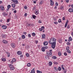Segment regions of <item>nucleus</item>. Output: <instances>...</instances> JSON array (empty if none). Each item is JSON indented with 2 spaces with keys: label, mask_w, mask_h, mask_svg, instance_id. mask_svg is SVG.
I'll use <instances>...</instances> for the list:
<instances>
[{
  "label": "nucleus",
  "mask_w": 73,
  "mask_h": 73,
  "mask_svg": "<svg viewBox=\"0 0 73 73\" xmlns=\"http://www.w3.org/2000/svg\"><path fill=\"white\" fill-rule=\"evenodd\" d=\"M56 41V39L54 37L51 38L49 41V43L50 44H52V48H55Z\"/></svg>",
  "instance_id": "nucleus-1"
},
{
  "label": "nucleus",
  "mask_w": 73,
  "mask_h": 73,
  "mask_svg": "<svg viewBox=\"0 0 73 73\" xmlns=\"http://www.w3.org/2000/svg\"><path fill=\"white\" fill-rule=\"evenodd\" d=\"M46 55H47V58H49V57H50L52 56V53L51 52H48L46 53Z\"/></svg>",
  "instance_id": "nucleus-2"
},
{
  "label": "nucleus",
  "mask_w": 73,
  "mask_h": 73,
  "mask_svg": "<svg viewBox=\"0 0 73 73\" xmlns=\"http://www.w3.org/2000/svg\"><path fill=\"white\" fill-rule=\"evenodd\" d=\"M9 66L10 68V70H13L15 69V68H14L13 65H12L11 64H10Z\"/></svg>",
  "instance_id": "nucleus-3"
},
{
  "label": "nucleus",
  "mask_w": 73,
  "mask_h": 73,
  "mask_svg": "<svg viewBox=\"0 0 73 73\" xmlns=\"http://www.w3.org/2000/svg\"><path fill=\"white\" fill-rule=\"evenodd\" d=\"M11 46L12 48H15L16 47V44L13 43H12L11 44Z\"/></svg>",
  "instance_id": "nucleus-4"
},
{
  "label": "nucleus",
  "mask_w": 73,
  "mask_h": 73,
  "mask_svg": "<svg viewBox=\"0 0 73 73\" xmlns=\"http://www.w3.org/2000/svg\"><path fill=\"white\" fill-rule=\"evenodd\" d=\"M69 12H73V9L69 8L68 10Z\"/></svg>",
  "instance_id": "nucleus-5"
},
{
  "label": "nucleus",
  "mask_w": 73,
  "mask_h": 73,
  "mask_svg": "<svg viewBox=\"0 0 73 73\" xmlns=\"http://www.w3.org/2000/svg\"><path fill=\"white\" fill-rule=\"evenodd\" d=\"M48 44V41L44 42L43 43V45L44 46L47 45Z\"/></svg>",
  "instance_id": "nucleus-6"
},
{
  "label": "nucleus",
  "mask_w": 73,
  "mask_h": 73,
  "mask_svg": "<svg viewBox=\"0 0 73 73\" xmlns=\"http://www.w3.org/2000/svg\"><path fill=\"white\" fill-rule=\"evenodd\" d=\"M69 22V21L68 20H67L66 22L65 23V25L64 26V27L65 28L66 27H67V25H68V22Z\"/></svg>",
  "instance_id": "nucleus-7"
},
{
  "label": "nucleus",
  "mask_w": 73,
  "mask_h": 73,
  "mask_svg": "<svg viewBox=\"0 0 73 73\" xmlns=\"http://www.w3.org/2000/svg\"><path fill=\"white\" fill-rule=\"evenodd\" d=\"M50 2L51 5L52 6L54 4V2H53V1H52V0H50Z\"/></svg>",
  "instance_id": "nucleus-8"
},
{
  "label": "nucleus",
  "mask_w": 73,
  "mask_h": 73,
  "mask_svg": "<svg viewBox=\"0 0 73 73\" xmlns=\"http://www.w3.org/2000/svg\"><path fill=\"white\" fill-rule=\"evenodd\" d=\"M14 3L17 4H19V2L18 1V0H14Z\"/></svg>",
  "instance_id": "nucleus-9"
},
{
  "label": "nucleus",
  "mask_w": 73,
  "mask_h": 73,
  "mask_svg": "<svg viewBox=\"0 0 73 73\" xmlns=\"http://www.w3.org/2000/svg\"><path fill=\"white\" fill-rule=\"evenodd\" d=\"M17 54H18V55H20L21 54H22V52L21 51H18L17 52Z\"/></svg>",
  "instance_id": "nucleus-10"
},
{
  "label": "nucleus",
  "mask_w": 73,
  "mask_h": 73,
  "mask_svg": "<svg viewBox=\"0 0 73 73\" xmlns=\"http://www.w3.org/2000/svg\"><path fill=\"white\" fill-rule=\"evenodd\" d=\"M2 27L4 29H7V27L6 26L3 25L2 26Z\"/></svg>",
  "instance_id": "nucleus-11"
},
{
  "label": "nucleus",
  "mask_w": 73,
  "mask_h": 73,
  "mask_svg": "<svg viewBox=\"0 0 73 73\" xmlns=\"http://www.w3.org/2000/svg\"><path fill=\"white\" fill-rule=\"evenodd\" d=\"M3 42L4 43V44H7L8 42L5 40H3Z\"/></svg>",
  "instance_id": "nucleus-12"
},
{
  "label": "nucleus",
  "mask_w": 73,
  "mask_h": 73,
  "mask_svg": "<svg viewBox=\"0 0 73 73\" xmlns=\"http://www.w3.org/2000/svg\"><path fill=\"white\" fill-rule=\"evenodd\" d=\"M58 41L59 43H62V40L61 39H58Z\"/></svg>",
  "instance_id": "nucleus-13"
},
{
  "label": "nucleus",
  "mask_w": 73,
  "mask_h": 73,
  "mask_svg": "<svg viewBox=\"0 0 73 73\" xmlns=\"http://www.w3.org/2000/svg\"><path fill=\"white\" fill-rule=\"evenodd\" d=\"M2 37L3 38H5L6 37V35L5 34H3L2 36Z\"/></svg>",
  "instance_id": "nucleus-14"
},
{
  "label": "nucleus",
  "mask_w": 73,
  "mask_h": 73,
  "mask_svg": "<svg viewBox=\"0 0 73 73\" xmlns=\"http://www.w3.org/2000/svg\"><path fill=\"white\" fill-rule=\"evenodd\" d=\"M21 37L22 39H24V38H25V36L24 35H23L21 36Z\"/></svg>",
  "instance_id": "nucleus-15"
},
{
  "label": "nucleus",
  "mask_w": 73,
  "mask_h": 73,
  "mask_svg": "<svg viewBox=\"0 0 73 73\" xmlns=\"http://www.w3.org/2000/svg\"><path fill=\"white\" fill-rule=\"evenodd\" d=\"M2 15H3L5 17L6 16H7L8 15V14H5V13H4L2 14Z\"/></svg>",
  "instance_id": "nucleus-16"
},
{
  "label": "nucleus",
  "mask_w": 73,
  "mask_h": 73,
  "mask_svg": "<svg viewBox=\"0 0 73 73\" xmlns=\"http://www.w3.org/2000/svg\"><path fill=\"white\" fill-rule=\"evenodd\" d=\"M1 61H2L5 62V61H6V59L5 58H1Z\"/></svg>",
  "instance_id": "nucleus-17"
},
{
  "label": "nucleus",
  "mask_w": 73,
  "mask_h": 73,
  "mask_svg": "<svg viewBox=\"0 0 73 73\" xmlns=\"http://www.w3.org/2000/svg\"><path fill=\"white\" fill-rule=\"evenodd\" d=\"M41 50L42 51V52H45V48H44V47L42 48L41 49Z\"/></svg>",
  "instance_id": "nucleus-18"
},
{
  "label": "nucleus",
  "mask_w": 73,
  "mask_h": 73,
  "mask_svg": "<svg viewBox=\"0 0 73 73\" xmlns=\"http://www.w3.org/2000/svg\"><path fill=\"white\" fill-rule=\"evenodd\" d=\"M35 13L36 15H38V10H35Z\"/></svg>",
  "instance_id": "nucleus-19"
},
{
  "label": "nucleus",
  "mask_w": 73,
  "mask_h": 73,
  "mask_svg": "<svg viewBox=\"0 0 73 73\" xmlns=\"http://www.w3.org/2000/svg\"><path fill=\"white\" fill-rule=\"evenodd\" d=\"M69 49H70V47H69V46H67L66 47V50L67 51L68 50H69Z\"/></svg>",
  "instance_id": "nucleus-20"
},
{
  "label": "nucleus",
  "mask_w": 73,
  "mask_h": 73,
  "mask_svg": "<svg viewBox=\"0 0 73 73\" xmlns=\"http://www.w3.org/2000/svg\"><path fill=\"white\" fill-rule=\"evenodd\" d=\"M45 34H43L42 35V38H43V39H44V38H45Z\"/></svg>",
  "instance_id": "nucleus-21"
},
{
  "label": "nucleus",
  "mask_w": 73,
  "mask_h": 73,
  "mask_svg": "<svg viewBox=\"0 0 73 73\" xmlns=\"http://www.w3.org/2000/svg\"><path fill=\"white\" fill-rule=\"evenodd\" d=\"M52 58L53 59H56L57 58V57L55 56H53L52 57Z\"/></svg>",
  "instance_id": "nucleus-22"
},
{
  "label": "nucleus",
  "mask_w": 73,
  "mask_h": 73,
  "mask_svg": "<svg viewBox=\"0 0 73 73\" xmlns=\"http://www.w3.org/2000/svg\"><path fill=\"white\" fill-rule=\"evenodd\" d=\"M11 6L13 8H15V7L16 6V5H15V4H12L11 5Z\"/></svg>",
  "instance_id": "nucleus-23"
},
{
  "label": "nucleus",
  "mask_w": 73,
  "mask_h": 73,
  "mask_svg": "<svg viewBox=\"0 0 73 73\" xmlns=\"http://www.w3.org/2000/svg\"><path fill=\"white\" fill-rule=\"evenodd\" d=\"M11 7V6L10 5H8L7 8V9H9Z\"/></svg>",
  "instance_id": "nucleus-24"
},
{
  "label": "nucleus",
  "mask_w": 73,
  "mask_h": 73,
  "mask_svg": "<svg viewBox=\"0 0 73 73\" xmlns=\"http://www.w3.org/2000/svg\"><path fill=\"white\" fill-rule=\"evenodd\" d=\"M4 6L1 7V11L3 10H4Z\"/></svg>",
  "instance_id": "nucleus-25"
},
{
  "label": "nucleus",
  "mask_w": 73,
  "mask_h": 73,
  "mask_svg": "<svg viewBox=\"0 0 73 73\" xmlns=\"http://www.w3.org/2000/svg\"><path fill=\"white\" fill-rule=\"evenodd\" d=\"M32 35L33 36V37H35V36H36V34H35V33H32Z\"/></svg>",
  "instance_id": "nucleus-26"
},
{
  "label": "nucleus",
  "mask_w": 73,
  "mask_h": 73,
  "mask_svg": "<svg viewBox=\"0 0 73 73\" xmlns=\"http://www.w3.org/2000/svg\"><path fill=\"white\" fill-rule=\"evenodd\" d=\"M27 65L28 67H30V66H31V64H30V63H28Z\"/></svg>",
  "instance_id": "nucleus-27"
},
{
  "label": "nucleus",
  "mask_w": 73,
  "mask_h": 73,
  "mask_svg": "<svg viewBox=\"0 0 73 73\" xmlns=\"http://www.w3.org/2000/svg\"><path fill=\"white\" fill-rule=\"evenodd\" d=\"M37 73H42V72H41L40 71L38 70H37Z\"/></svg>",
  "instance_id": "nucleus-28"
},
{
  "label": "nucleus",
  "mask_w": 73,
  "mask_h": 73,
  "mask_svg": "<svg viewBox=\"0 0 73 73\" xmlns=\"http://www.w3.org/2000/svg\"><path fill=\"white\" fill-rule=\"evenodd\" d=\"M69 40L70 41H72V38L71 36H70L69 38Z\"/></svg>",
  "instance_id": "nucleus-29"
},
{
  "label": "nucleus",
  "mask_w": 73,
  "mask_h": 73,
  "mask_svg": "<svg viewBox=\"0 0 73 73\" xmlns=\"http://www.w3.org/2000/svg\"><path fill=\"white\" fill-rule=\"evenodd\" d=\"M48 64L50 66H51L52 65V62H49Z\"/></svg>",
  "instance_id": "nucleus-30"
},
{
  "label": "nucleus",
  "mask_w": 73,
  "mask_h": 73,
  "mask_svg": "<svg viewBox=\"0 0 73 73\" xmlns=\"http://www.w3.org/2000/svg\"><path fill=\"white\" fill-rule=\"evenodd\" d=\"M13 62H15L16 61V59L14 58H13L12 60Z\"/></svg>",
  "instance_id": "nucleus-31"
},
{
  "label": "nucleus",
  "mask_w": 73,
  "mask_h": 73,
  "mask_svg": "<svg viewBox=\"0 0 73 73\" xmlns=\"http://www.w3.org/2000/svg\"><path fill=\"white\" fill-rule=\"evenodd\" d=\"M67 53H71V51H70L69 50H67Z\"/></svg>",
  "instance_id": "nucleus-32"
},
{
  "label": "nucleus",
  "mask_w": 73,
  "mask_h": 73,
  "mask_svg": "<svg viewBox=\"0 0 73 73\" xmlns=\"http://www.w3.org/2000/svg\"><path fill=\"white\" fill-rule=\"evenodd\" d=\"M36 17V16L34 15H33V19H35Z\"/></svg>",
  "instance_id": "nucleus-33"
},
{
  "label": "nucleus",
  "mask_w": 73,
  "mask_h": 73,
  "mask_svg": "<svg viewBox=\"0 0 73 73\" xmlns=\"http://www.w3.org/2000/svg\"><path fill=\"white\" fill-rule=\"evenodd\" d=\"M26 56L27 57H29V54H28V53H27L26 54Z\"/></svg>",
  "instance_id": "nucleus-34"
},
{
  "label": "nucleus",
  "mask_w": 73,
  "mask_h": 73,
  "mask_svg": "<svg viewBox=\"0 0 73 73\" xmlns=\"http://www.w3.org/2000/svg\"><path fill=\"white\" fill-rule=\"evenodd\" d=\"M60 9L61 10H62V9H64V7H63L62 6H61L60 8Z\"/></svg>",
  "instance_id": "nucleus-35"
},
{
  "label": "nucleus",
  "mask_w": 73,
  "mask_h": 73,
  "mask_svg": "<svg viewBox=\"0 0 73 73\" xmlns=\"http://www.w3.org/2000/svg\"><path fill=\"white\" fill-rule=\"evenodd\" d=\"M58 70L59 71H60V70H61V68L60 67H59L58 68Z\"/></svg>",
  "instance_id": "nucleus-36"
},
{
  "label": "nucleus",
  "mask_w": 73,
  "mask_h": 73,
  "mask_svg": "<svg viewBox=\"0 0 73 73\" xmlns=\"http://www.w3.org/2000/svg\"><path fill=\"white\" fill-rule=\"evenodd\" d=\"M62 21L61 20V19H59L58 21V22L59 23H61Z\"/></svg>",
  "instance_id": "nucleus-37"
},
{
  "label": "nucleus",
  "mask_w": 73,
  "mask_h": 73,
  "mask_svg": "<svg viewBox=\"0 0 73 73\" xmlns=\"http://www.w3.org/2000/svg\"><path fill=\"white\" fill-rule=\"evenodd\" d=\"M58 55L60 56H61V53L60 52H59L58 53Z\"/></svg>",
  "instance_id": "nucleus-38"
},
{
  "label": "nucleus",
  "mask_w": 73,
  "mask_h": 73,
  "mask_svg": "<svg viewBox=\"0 0 73 73\" xmlns=\"http://www.w3.org/2000/svg\"><path fill=\"white\" fill-rule=\"evenodd\" d=\"M61 67L62 68V69L63 70H64V65H61Z\"/></svg>",
  "instance_id": "nucleus-39"
},
{
  "label": "nucleus",
  "mask_w": 73,
  "mask_h": 73,
  "mask_svg": "<svg viewBox=\"0 0 73 73\" xmlns=\"http://www.w3.org/2000/svg\"><path fill=\"white\" fill-rule=\"evenodd\" d=\"M41 28L42 29V30H44V29H45V28H44V26H42L41 27Z\"/></svg>",
  "instance_id": "nucleus-40"
},
{
  "label": "nucleus",
  "mask_w": 73,
  "mask_h": 73,
  "mask_svg": "<svg viewBox=\"0 0 73 73\" xmlns=\"http://www.w3.org/2000/svg\"><path fill=\"white\" fill-rule=\"evenodd\" d=\"M28 36L29 37V38H31V35L30 34H29L28 35Z\"/></svg>",
  "instance_id": "nucleus-41"
},
{
  "label": "nucleus",
  "mask_w": 73,
  "mask_h": 73,
  "mask_svg": "<svg viewBox=\"0 0 73 73\" xmlns=\"http://www.w3.org/2000/svg\"><path fill=\"white\" fill-rule=\"evenodd\" d=\"M67 45H68L70 46V43H69V42H68L67 43Z\"/></svg>",
  "instance_id": "nucleus-42"
},
{
  "label": "nucleus",
  "mask_w": 73,
  "mask_h": 73,
  "mask_svg": "<svg viewBox=\"0 0 73 73\" xmlns=\"http://www.w3.org/2000/svg\"><path fill=\"white\" fill-rule=\"evenodd\" d=\"M44 49H48V46H44Z\"/></svg>",
  "instance_id": "nucleus-43"
},
{
  "label": "nucleus",
  "mask_w": 73,
  "mask_h": 73,
  "mask_svg": "<svg viewBox=\"0 0 73 73\" xmlns=\"http://www.w3.org/2000/svg\"><path fill=\"white\" fill-rule=\"evenodd\" d=\"M24 8L25 9H27V6H25L24 7Z\"/></svg>",
  "instance_id": "nucleus-44"
},
{
  "label": "nucleus",
  "mask_w": 73,
  "mask_h": 73,
  "mask_svg": "<svg viewBox=\"0 0 73 73\" xmlns=\"http://www.w3.org/2000/svg\"><path fill=\"white\" fill-rule=\"evenodd\" d=\"M18 40L19 41H20V40H22V38H21V37L19 38L18 39Z\"/></svg>",
  "instance_id": "nucleus-45"
},
{
  "label": "nucleus",
  "mask_w": 73,
  "mask_h": 73,
  "mask_svg": "<svg viewBox=\"0 0 73 73\" xmlns=\"http://www.w3.org/2000/svg\"><path fill=\"white\" fill-rule=\"evenodd\" d=\"M42 3H43V1H41L40 2L39 4H40V5L42 4Z\"/></svg>",
  "instance_id": "nucleus-46"
},
{
  "label": "nucleus",
  "mask_w": 73,
  "mask_h": 73,
  "mask_svg": "<svg viewBox=\"0 0 73 73\" xmlns=\"http://www.w3.org/2000/svg\"><path fill=\"white\" fill-rule=\"evenodd\" d=\"M64 56H67V53H66V52H64Z\"/></svg>",
  "instance_id": "nucleus-47"
},
{
  "label": "nucleus",
  "mask_w": 73,
  "mask_h": 73,
  "mask_svg": "<svg viewBox=\"0 0 73 73\" xmlns=\"http://www.w3.org/2000/svg\"><path fill=\"white\" fill-rule=\"evenodd\" d=\"M28 27H31V23H29L28 24V25L27 26Z\"/></svg>",
  "instance_id": "nucleus-48"
},
{
  "label": "nucleus",
  "mask_w": 73,
  "mask_h": 73,
  "mask_svg": "<svg viewBox=\"0 0 73 73\" xmlns=\"http://www.w3.org/2000/svg\"><path fill=\"white\" fill-rule=\"evenodd\" d=\"M54 69L56 70H58V69L56 67H54Z\"/></svg>",
  "instance_id": "nucleus-49"
},
{
  "label": "nucleus",
  "mask_w": 73,
  "mask_h": 73,
  "mask_svg": "<svg viewBox=\"0 0 73 73\" xmlns=\"http://www.w3.org/2000/svg\"><path fill=\"white\" fill-rule=\"evenodd\" d=\"M38 22L39 23H42V22H41V21H40L39 20L38 21Z\"/></svg>",
  "instance_id": "nucleus-50"
},
{
  "label": "nucleus",
  "mask_w": 73,
  "mask_h": 73,
  "mask_svg": "<svg viewBox=\"0 0 73 73\" xmlns=\"http://www.w3.org/2000/svg\"><path fill=\"white\" fill-rule=\"evenodd\" d=\"M10 20V19H8L7 20V22L8 23L9 22V20Z\"/></svg>",
  "instance_id": "nucleus-51"
},
{
  "label": "nucleus",
  "mask_w": 73,
  "mask_h": 73,
  "mask_svg": "<svg viewBox=\"0 0 73 73\" xmlns=\"http://www.w3.org/2000/svg\"><path fill=\"white\" fill-rule=\"evenodd\" d=\"M69 28H70V26L69 25H68L67 27V28H68V29H69Z\"/></svg>",
  "instance_id": "nucleus-52"
},
{
  "label": "nucleus",
  "mask_w": 73,
  "mask_h": 73,
  "mask_svg": "<svg viewBox=\"0 0 73 73\" xmlns=\"http://www.w3.org/2000/svg\"><path fill=\"white\" fill-rule=\"evenodd\" d=\"M23 33L24 35H27V32H23Z\"/></svg>",
  "instance_id": "nucleus-53"
},
{
  "label": "nucleus",
  "mask_w": 73,
  "mask_h": 73,
  "mask_svg": "<svg viewBox=\"0 0 73 73\" xmlns=\"http://www.w3.org/2000/svg\"><path fill=\"white\" fill-rule=\"evenodd\" d=\"M55 4L56 6H58V3H56Z\"/></svg>",
  "instance_id": "nucleus-54"
},
{
  "label": "nucleus",
  "mask_w": 73,
  "mask_h": 73,
  "mask_svg": "<svg viewBox=\"0 0 73 73\" xmlns=\"http://www.w3.org/2000/svg\"><path fill=\"white\" fill-rule=\"evenodd\" d=\"M65 17H63V18H62L63 20H65Z\"/></svg>",
  "instance_id": "nucleus-55"
},
{
  "label": "nucleus",
  "mask_w": 73,
  "mask_h": 73,
  "mask_svg": "<svg viewBox=\"0 0 73 73\" xmlns=\"http://www.w3.org/2000/svg\"><path fill=\"white\" fill-rule=\"evenodd\" d=\"M54 23L55 24H58V23H57L56 22H54Z\"/></svg>",
  "instance_id": "nucleus-56"
},
{
  "label": "nucleus",
  "mask_w": 73,
  "mask_h": 73,
  "mask_svg": "<svg viewBox=\"0 0 73 73\" xmlns=\"http://www.w3.org/2000/svg\"><path fill=\"white\" fill-rule=\"evenodd\" d=\"M6 53L7 54H8V55L9 54H10L9 53V52H6Z\"/></svg>",
  "instance_id": "nucleus-57"
},
{
  "label": "nucleus",
  "mask_w": 73,
  "mask_h": 73,
  "mask_svg": "<svg viewBox=\"0 0 73 73\" xmlns=\"http://www.w3.org/2000/svg\"><path fill=\"white\" fill-rule=\"evenodd\" d=\"M54 64H56V65H57L58 64V63L56 62H54Z\"/></svg>",
  "instance_id": "nucleus-58"
},
{
  "label": "nucleus",
  "mask_w": 73,
  "mask_h": 73,
  "mask_svg": "<svg viewBox=\"0 0 73 73\" xmlns=\"http://www.w3.org/2000/svg\"><path fill=\"white\" fill-rule=\"evenodd\" d=\"M39 31H42V29H41V28H40L39 29Z\"/></svg>",
  "instance_id": "nucleus-59"
},
{
  "label": "nucleus",
  "mask_w": 73,
  "mask_h": 73,
  "mask_svg": "<svg viewBox=\"0 0 73 73\" xmlns=\"http://www.w3.org/2000/svg\"><path fill=\"white\" fill-rule=\"evenodd\" d=\"M25 16H27V13H25L24 15Z\"/></svg>",
  "instance_id": "nucleus-60"
},
{
  "label": "nucleus",
  "mask_w": 73,
  "mask_h": 73,
  "mask_svg": "<svg viewBox=\"0 0 73 73\" xmlns=\"http://www.w3.org/2000/svg\"><path fill=\"white\" fill-rule=\"evenodd\" d=\"M9 9H6V12H8V11H9Z\"/></svg>",
  "instance_id": "nucleus-61"
},
{
  "label": "nucleus",
  "mask_w": 73,
  "mask_h": 73,
  "mask_svg": "<svg viewBox=\"0 0 73 73\" xmlns=\"http://www.w3.org/2000/svg\"><path fill=\"white\" fill-rule=\"evenodd\" d=\"M11 64H13V62H13V60H12V61H11Z\"/></svg>",
  "instance_id": "nucleus-62"
},
{
  "label": "nucleus",
  "mask_w": 73,
  "mask_h": 73,
  "mask_svg": "<svg viewBox=\"0 0 73 73\" xmlns=\"http://www.w3.org/2000/svg\"><path fill=\"white\" fill-rule=\"evenodd\" d=\"M66 3H68L69 2V0H66Z\"/></svg>",
  "instance_id": "nucleus-63"
},
{
  "label": "nucleus",
  "mask_w": 73,
  "mask_h": 73,
  "mask_svg": "<svg viewBox=\"0 0 73 73\" xmlns=\"http://www.w3.org/2000/svg\"><path fill=\"white\" fill-rule=\"evenodd\" d=\"M57 6H56L54 7V9H57Z\"/></svg>",
  "instance_id": "nucleus-64"
}]
</instances>
